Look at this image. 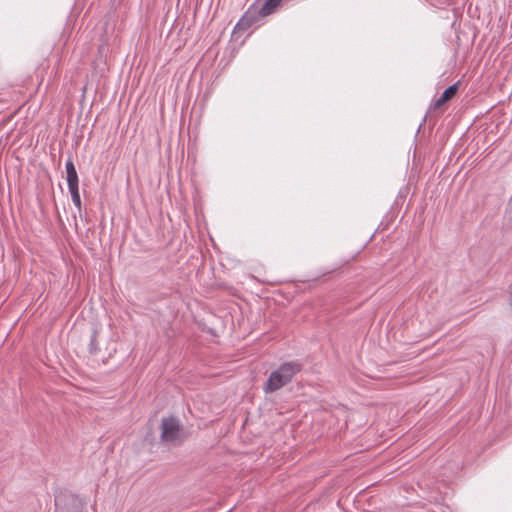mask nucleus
<instances>
[{"instance_id": "nucleus-1", "label": "nucleus", "mask_w": 512, "mask_h": 512, "mask_svg": "<svg viewBox=\"0 0 512 512\" xmlns=\"http://www.w3.org/2000/svg\"><path fill=\"white\" fill-rule=\"evenodd\" d=\"M281 2L282 0H256L245 12L235 28L239 30L249 28L259 19L272 14Z\"/></svg>"}, {"instance_id": "nucleus-2", "label": "nucleus", "mask_w": 512, "mask_h": 512, "mask_svg": "<svg viewBox=\"0 0 512 512\" xmlns=\"http://www.w3.org/2000/svg\"><path fill=\"white\" fill-rule=\"evenodd\" d=\"M301 365L298 362H287L273 371L263 385L266 393H272L290 383L293 377L299 373Z\"/></svg>"}, {"instance_id": "nucleus-3", "label": "nucleus", "mask_w": 512, "mask_h": 512, "mask_svg": "<svg viewBox=\"0 0 512 512\" xmlns=\"http://www.w3.org/2000/svg\"><path fill=\"white\" fill-rule=\"evenodd\" d=\"M86 502L73 494H61L55 499V512H83Z\"/></svg>"}, {"instance_id": "nucleus-4", "label": "nucleus", "mask_w": 512, "mask_h": 512, "mask_svg": "<svg viewBox=\"0 0 512 512\" xmlns=\"http://www.w3.org/2000/svg\"><path fill=\"white\" fill-rule=\"evenodd\" d=\"M181 428L179 421L174 417L162 420L161 439L167 443H176L180 440Z\"/></svg>"}, {"instance_id": "nucleus-5", "label": "nucleus", "mask_w": 512, "mask_h": 512, "mask_svg": "<svg viewBox=\"0 0 512 512\" xmlns=\"http://www.w3.org/2000/svg\"><path fill=\"white\" fill-rule=\"evenodd\" d=\"M65 169H66V175H67L66 179H67L68 188L74 187V186H79L78 174H77L76 168L74 166V163L71 159H68L66 161Z\"/></svg>"}, {"instance_id": "nucleus-6", "label": "nucleus", "mask_w": 512, "mask_h": 512, "mask_svg": "<svg viewBox=\"0 0 512 512\" xmlns=\"http://www.w3.org/2000/svg\"><path fill=\"white\" fill-rule=\"evenodd\" d=\"M458 90V83H455L444 90L442 95L435 101L434 106L436 108L441 107L445 102L452 99Z\"/></svg>"}, {"instance_id": "nucleus-7", "label": "nucleus", "mask_w": 512, "mask_h": 512, "mask_svg": "<svg viewBox=\"0 0 512 512\" xmlns=\"http://www.w3.org/2000/svg\"><path fill=\"white\" fill-rule=\"evenodd\" d=\"M68 189L71 194L72 202L78 208V210H81V198H80V193H79V186L69 187Z\"/></svg>"}]
</instances>
